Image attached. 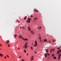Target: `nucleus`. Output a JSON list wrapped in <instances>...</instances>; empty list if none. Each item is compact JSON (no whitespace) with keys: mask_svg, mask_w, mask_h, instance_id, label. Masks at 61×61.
I'll list each match as a JSON object with an SVG mask.
<instances>
[{"mask_svg":"<svg viewBox=\"0 0 61 61\" xmlns=\"http://www.w3.org/2000/svg\"><path fill=\"white\" fill-rule=\"evenodd\" d=\"M27 43H26L25 45V48H27Z\"/></svg>","mask_w":61,"mask_h":61,"instance_id":"1","label":"nucleus"},{"mask_svg":"<svg viewBox=\"0 0 61 61\" xmlns=\"http://www.w3.org/2000/svg\"><path fill=\"white\" fill-rule=\"evenodd\" d=\"M59 53H61V50L59 49V51H57V53L58 54H59Z\"/></svg>","mask_w":61,"mask_h":61,"instance_id":"2","label":"nucleus"},{"mask_svg":"<svg viewBox=\"0 0 61 61\" xmlns=\"http://www.w3.org/2000/svg\"><path fill=\"white\" fill-rule=\"evenodd\" d=\"M61 56V54H59V56L58 57V60H59L60 59V57Z\"/></svg>","mask_w":61,"mask_h":61,"instance_id":"3","label":"nucleus"},{"mask_svg":"<svg viewBox=\"0 0 61 61\" xmlns=\"http://www.w3.org/2000/svg\"><path fill=\"white\" fill-rule=\"evenodd\" d=\"M30 33L32 35H34V33L32 31H31L30 32Z\"/></svg>","mask_w":61,"mask_h":61,"instance_id":"4","label":"nucleus"},{"mask_svg":"<svg viewBox=\"0 0 61 61\" xmlns=\"http://www.w3.org/2000/svg\"><path fill=\"white\" fill-rule=\"evenodd\" d=\"M41 28H42L41 26H40V27H38L37 28L38 29H39V30H40V29H41Z\"/></svg>","mask_w":61,"mask_h":61,"instance_id":"5","label":"nucleus"},{"mask_svg":"<svg viewBox=\"0 0 61 61\" xmlns=\"http://www.w3.org/2000/svg\"><path fill=\"white\" fill-rule=\"evenodd\" d=\"M26 21L27 22H28V23H30V20H26Z\"/></svg>","mask_w":61,"mask_h":61,"instance_id":"6","label":"nucleus"},{"mask_svg":"<svg viewBox=\"0 0 61 61\" xmlns=\"http://www.w3.org/2000/svg\"><path fill=\"white\" fill-rule=\"evenodd\" d=\"M28 29L29 31H31V29H30V27H28Z\"/></svg>","mask_w":61,"mask_h":61,"instance_id":"7","label":"nucleus"},{"mask_svg":"<svg viewBox=\"0 0 61 61\" xmlns=\"http://www.w3.org/2000/svg\"><path fill=\"white\" fill-rule=\"evenodd\" d=\"M45 56L46 58V57H47V54H46V53H45Z\"/></svg>","mask_w":61,"mask_h":61,"instance_id":"8","label":"nucleus"},{"mask_svg":"<svg viewBox=\"0 0 61 61\" xmlns=\"http://www.w3.org/2000/svg\"><path fill=\"white\" fill-rule=\"evenodd\" d=\"M31 60H34V56H32V58L31 59Z\"/></svg>","mask_w":61,"mask_h":61,"instance_id":"9","label":"nucleus"},{"mask_svg":"<svg viewBox=\"0 0 61 61\" xmlns=\"http://www.w3.org/2000/svg\"><path fill=\"white\" fill-rule=\"evenodd\" d=\"M34 11H36V12H38V10H37L36 9H35L34 10Z\"/></svg>","mask_w":61,"mask_h":61,"instance_id":"10","label":"nucleus"},{"mask_svg":"<svg viewBox=\"0 0 61 61\" xmlns=\"http://www.w3.org/2000/svg\"><path fill=\"white\" fill-rule=\"evenodd\" d=\"M26 17H27V16H26L25 17H24V20H25V19H26Z\"/></svg>","mask_w":61,"mask_h":61,"instance_id":"11","label":"nucleus"},{"mask_svg":"<svg viewBox=\"0 0 61 61\" xmlns=\"http://www.w3.org/2000/svg\"><path fill=\"white\" fill-rule=\"evenodd\" d=\"M35 43L36 44H37V41H35Z\"/></svg>","mask_w":61,"mask_h":61,"instance_id":"12","label":"nucleus"},{"mask_svg":"<svg viewBox=\"0 0 61 61\" xmlns=\"http://www.w3.org/2000/svg\"><path fill=\"white\" fill-rule=\"evenodd\" d=\"M3 56V54H2L0 53V56Z\"/></svg>","mask_w":61,"mask_h":61,"instance_id":"13","label":"nucleus"},{"mask_svg":"<svg viewBox=\"0 0 61 61\" xmlns=\"http://www.w3.org/2000/svg\"><path fill=\"white\" fill-rule=\"evenodd\" d=\"M27 19H28V20H31V19L29 18H28Z\"/></svg>","mask_w":61,"mask_h":61,"instance_id":"14","label":"nucleus"},{"mask_svg":"<svg viewBox=\"0 0 61 61\" xmlns=\"http://www.w3.org/2000/svg\"><path fill=\"white\" fill-rule=\"evenodd\" d=\"M46 53H48V50H47V49H46Z\"/></svg>","mask_w":61,"mask_h":61,"instance_id":"15","label":"nucleus"},{"mask_svg":"<svg viewBox=\"0 0 61 61\" xmlns=\"http://www.w3.org/2000/svg\"><path fill=\"white\" fill-rule=\"evenodd\" d=\"M38 46V45H37V44H36L34 46Z\"/></svg>","mask_w":61,"mask_h":61,"instance_id":"16","label":"nucleus"},{"mask_svg":"<svg viewBox=\"0 0 61 61\" xmlns=\"http://www.w3.org/2000/svg\"><path fill=\"white\" fill-rule=\"evenodd\" d=\"M44 42H46V41H47V40H46V39H45L44 40Z\"/></svg>","mask_w":61,"mask_h":61,"instance_id":"17","label":"nucleus"},{"mask_svg":"<svg viewBox=\"0 0 61 61\" xmlns=\"http://www.w3.org/2000/svg\"><path fill=\"white\" fill-rule=\"evenodd\" d=\"M52 51H53V49H51V50L50 52L51 53V52H52Z\"/></svg>","mask_w":61,"mask_h":61,"instance_id":"18","label":"nucleus"},{"mask_svg":"<svg viewBox=\"0 0 61 61\" xmlns=\"http://www.w3.org/2000/svg\"><path fill=\"white\" fill-rule=\"evenodd\" d=\"M55 55H54V54H53L52 55V57H54V56Z\"/></svg>","mask_w":61,"mask_h":61,"instance_id":"19","label":"nucleus"},{"mask_svg":"<svg viewBox=\"0 0 61 61\" xmlns=\"http://www.w3.org/2000/svg\"><path fill=\"white\" fill-rule=\"evenodd\" d=\"M53 59H56V57H53Z\"/></svg>","mask_w":61,"mask_h":61,"instance_id":"20","label":"nucleus"},{"mask_svg":"<svg viewBox=\"0 0 61 61\" xmlns=\"http://www.w3.org/2000/svg\"><path fill=\"white\" fill-rule=\"evenodd\" d=\"M30 48L32 50H33V48H32V47H31Z\"/></svg>","mask_w":61,"mask_h":61,"instance_id":"21","label":"nucleus"},{"mask_svg":"<svg viewBox=\"0 0 61 61\" xmlns=\"http://www.w3.org/2000/svg\"><path fill=\"white\" fill-rule=\"evenodd\" d=\"M20 37L21 38H23V37H22V36H21L20 35Z\"/></svg>","mask_w":61,"mask_h":61,"instance_id":"22","label":"nucleus"},{"mask_svg":"<svg viewBox=\"0 0 61 61\" xmlns=\"http://www.w3.org/2000/svg\"><path fill=\"white\" fill-rule=\"evenodd\" d=\"M22 28L23 29H25V28L23 27H22Z\"/></svg>","mask_w":61,"mask_h":61,"instance_id":"23","label":"nucleus"},{"mask_svg":"<svg viewBox=\"0 0 61 61\" xmlns=\"http://www.w3.org/2000/svg\"><path fill=\"white\" fill-rule=\"evenodd\" d=\"M30 17H33V16H32V15H31L30 16Z\"/></svg>","mask_w":61,"mask_h":61,"instance_id":"24","label":"nucleus"},{"mask_svg":"<svg viewBox=\"0 0 61 61\" xmlns=\"http://www.w3.org/2000/svg\"><path fill=\"white\" fill-rule=\"evenodd\" d=\"M27 39H25V41H26L27 40Z\"/></svg>","mask_w":61,"mask_h":61,"instance_id":"25","label":"nucleus"},{"mask_svg":"<svg viewBox=\"0 0 61 61\" xmlns=\"http://www.w3.org/2000/svg\"><path fill=\"white\" fill-rule=\"evenodd\" d=\"M14 36L16 37V36H17V35H14Z\"/></svg>","mask_w":61,"mask_h":61,"instance_id":"26","label":"nucleus"},{"mask_svg":"<svg viewBox=\"0 0 61 61\" xmlns=\"http://www.w3.org/2000/svg\"><path fill=\"white\" fill-rule=\"evenodd\" d=\"M21 57H22V56H19V58H21Z\"/></svg>","mask_w":61,"mask_h":61,"instance_id":"27","label":"nucleus"},{"mask_svg":"<svg viewBox=\"0 0 61 61\" xmlns=\"http://www.w3.org/2000/svg\"><path fill=\"white\" fill-rule=\"evenodd\" d=\"M47 55H48V56H49L50 55V54H49L48 53H47Z\"/></svg>","mask_w":61,"mask_h":61,"instance_id":"28","label":"nucleus"},{"mask_svg":"<svg viewBox=\"0 0 61 61\" xmlns=\"http://www.w3.org/2000/svg\"><path fill=\"white\" fill-rule=\"evenodd\" d=\"M24 52H25V53H26V50H24Z\"/></svg>","mask_w":61,"mask_h":61,"instance_id":"29","label":"nucleus"},{"mask_svg":"<svg viewBox=\"0 0 61 61\" xmlns=\"http://www.w3.org/2000/svg\"><path fill=\"white\" fill-rule=\"evenodd\" d=\"M8 56V55H7V57H8V58H9V56Z\"/></svg>","mask_w":61,"mask_h":61,"instance_id":"30","label":"nucleus"},{"mask_svg":"<svg viewBox=\"0 0 61 61\" xmlns=\"http://www.w3.org/2000/svg\"><path fill=\"white\" fill-rule=\"evenodd\" d=\"M37 18H34V19H35V20H36V19H37Z\"/></svg>","mask_w":61,"mask_h":61,"instance_id":"31","label":"nucleus"},{"mask_svg":"<svg viewBox=\"0 0 61 61\" xmlns=\"http://www.w3.org/2000/svg\"><path fill=\"white\" fill-rule=\"evenodd\" d=\"M52 50L53 51V52H54L55 50V49H53V50Z\"/></svg>","mask_w":61,"mask_h":61,"instance_id":"32","label":"nucleus"},{"mask_svg":"<svg viewBox=\"0 0 61 61\" xmlns=\"http://www.w3.org/2000/svg\"><path fill=\"white\" fill-rule=\"evenodd\" d=\"M39 39H40V40H41V38L39 37Z\"/></svg>","mask_w":61,"mask_h":61,"instance_id":"33","label":"nucleus"},{"mask_svg":"<svg viewBox=\"0 0 61 61\" xmlns=\"http://www.w3.org/2000/svg\"><path fill=\"white\" fill-rule=\"evenodd\" d=\"M22 39H23L24 40V41H25V38H22Z\"/></svg>","mask_w":61,"mask_h":61,"instance_id":"34","label":"nucleus"},{"mask_svg":"<svg viewBox=\"0 0 61 61\" xmlns=\"http://www.w3.org/2000/svg\"><path fill=\"white\" fill-rule=\"evenodd\" d=\"M7 41V42L8 43H9V41Z\"/></svg>","mask_w":61,"mask_h":61,"instance_id":"35","label":"nucleus"},{"mask_svg":"<svg viewBox=\"0 0 61 61\" xmlns=\"http://www.w3.org/2000/svg\"><path fill=\"white\" fill-rule=\"evenodd\" d=\"M8 46L9 47H10V45H9V44H8Z\"/></svg>","mask_w":61,"mask_h":61,"instance_id":"36","label":"nucleus"},{"mask_svg":"<svg viewBox=\"0 0 61 61\" xmlns=\"http://www.w3.org/2000/svg\"><path fill=\"white\" fill-rule=\"evenodd\" d=\"M6 44H8V43L7 42V41L6 42Z\"/></svg>","mask_w":61,"mask_h":61,"instance_id":"37","label":"nucleus"},{"mask_svg":"<svg viewBox=\"0 0 61 61\" xmlns=\"http://www.w3.org/2000/svg\"><path fill=\"white\" fill-rule=\"evenodd\" d=\"M18 50H19L20 49V48H18Z\"/></svg>","mask_w":61,"mask_h":61,"instance_id":"38","label":"nucleus"},{"mask_svg":"<svg viewBox=\"0 0 61 61\" xmlns=\"http://www.w3.org/2000/svg\"><path fill=\"white\" fill-rule=\"evenodd\" d=\"M18 36L19 37V39H20V36Z\"/></svg>","mask_w":61,"mask_h":61,"instance_id":"39","label":"nucleus"},{"mask_svg":"<svg viewBox=\"0 0 61 61\" xmlns=\"http://www.w3.org/2000/svg\"><path fill=\"white\" fill-rule=\"evenodd\" d=\"M57 49H60V48L58 47V48Z\"/></svg>","mask_w":61,"mask_h":61,"instance_id":"40","label":"nucleus"},{"mask_svg":"<svg viewBox=\"0 0 61 61\" xmlns=\"http://www.w3.org/2000/svg\"><path fill=\"white\" fill-rule=\"evenodd\" d=\"M5 59H6V57L5 56Z\"/></svg>","mask_w":61,"mask_h":61,"instance_id":"41","label":"nucleus"},{"mask_svg":"<svg viewBox=\"0 0 61 61\" xmlns=\"http://www.w3.org/2000/svg\"><path fill=\"white\" fill-rule=\"evenodd\" d=\"M17 22H18V23H19L20 22V21H19L18 20Z\"/></svg>","mask_w":61,"mask_h":61,"instance_id":"42","label":"nucleus"},{"mask_svg":"<svg viewBox=\"0 0 61 61\" xmlns=\"http://www.w3.org/2000/svg\"><path fill=\"white\" fill-rule=\"evenodd\" d=\"M55 40H53V42H55Z\"/></svg>","mask_w":61,"mask_h":61,"instance_id":"43","label":"nucleus"},{"mask_svg":"<svg viewBox=\"0 0 61 61\" xmlns=\"http://www.w3.org/2000/svg\"><path fill=\"white\" fill-rule=\"evenodd\" d=\"M35 54H36V53H37L35 51Z\"/></svg>","mask_w":61,"mask_h":61,"instance_id":"44","label":"nucleus"},{"mask_svg":"<svg viewBox=\"0 0 61 61\" xmlns=\"http://www.w3.org/2000/svg\"><path fill=\"white\" fill-rule=\"evenodd\" d=\"M2 45V44H0V46H1V45Z\"/></svg>","mask_w":61,"mask_h":61,"instance_id":"45","label":"nucleus"},{"mask_svg":"<svg viewBox=\"0 0 61 61\" xmlns=\"http://www.w3.org/2000/svg\"><path fill=\"white\" fill-rule=\"evenodd\" d=\"M28 54H27V56H28Z\"/></svg>","mask_w":61,"mask_h":61,"instance_id":"46","label":"nucleus"},{"mask_svg":"<svg viewBox=\"0 0 61 61\" xmlns=\"http://www.w3.org/2000/svg\"><path fill=\"white\" fill-rule=\"evenodd\" d=\"M22 61H24V60H22Z\"/></svg>","mask_w":61,"mask_h":61,"instance_id":"47","label":"nucleus"},{"mask_svg":"<svg viewBox=\"0 0 61 61\" xmlns=\"http://www.w3.org/2000/svg\"><path fill=\"white\" fill-rule=\"evenodd\" d=\"M40 42H41V40H40Z\"/></svg>","mask_w":61,"mask_h":61,"instance_id":"48","label":"nucleus"},{"mask_svg":"<svg viewBox=\"0 0 61 61\" xmlns=\"http://www.w3.org/2000/svg\"><path fill=\"white\" fill-rule=\"evenodd\" d=\"M49 42L50 43H51V41H49Z\"/></svg>","mask_w":61,"mask_h":61,"instance_id":"49","label":"nucleus"},{"mask_svg":"<svg viewBox=\"0 0 61 61\" xmlns=\"http://www.w3.org/2000/svg\"><path fill=\"white\" fill-rule=\"evenodd\" d=\"M20 28L21 29V27H20Z\"/></svg>","mask_w":61,"mask_h":61,"instance_id":"50","label":"nucleus"},{"mask_svg":"<svg viewBox=\"0 0 61 61\" xmlns=\"http://www.w3.org/2000/svg\"><path fill=\"white\" fill-rule=\"evenodd\" d=\"M0 49V50H2V49Z\"/></svg>","mask_w":61,"mask_h":61,"instance_id":"51","label":"nucleus"},{"mask_svg":"<svg viewBox=\"0 0 61 61\" xmlns=\"http://www.w3.org/2000/svg\"><path fill=\"white\" fill-rule=\"evenodd\" d=\"M1 46H2V45H1Z\"/></svg>","mask_w":61,"mask_h":61,"instance_id":"52","label":"nucleus"},{"mask_svg":"<svg viewBox=\"0 0 61 61\" xmlns=\"http://www.w3.org/2000/svg\"><path fill=\"white\" fill-rule=\"evenodd\" d=\"M47 42H48V41H47Z\"/></svg>","mask_w":61,"mask_h":61,"instance_id":"53","label":"nucleus"}]
</instances>
